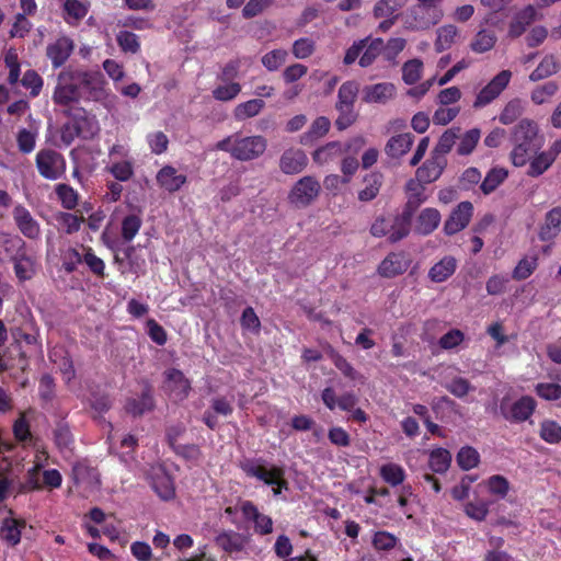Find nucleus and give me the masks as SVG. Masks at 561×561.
I'll return each instance as SVG.
<instances>
[{"mask_svg":"<svg viewBox=\"0 0 561 561\" xmlns=\"http://www.w3.org/2000/svg\"><path fill=\"white\" fill-rule=\"evenodd\" d=\"M511 140L513 148L510 159L518 168L526 165L531 153L540 150L545 144V137L540 134L538 124L529 118L519 121L513 128Z\"/></svg>","mask_w":561,"mask_h":561,"instance_id":"obj_1","label":"nucleus"},{"mask_svg":"<svg viewBox=\"0 0 561 561\" xmlns=\"http://www.w3.org/2000/svg\"><path fill=\"white\" fill-rule=\"evenodd\" d=\"M215 149L227 152L238 161H252L264 154L267 139L261 135L243 136L234 133L218 141Z\"/></svg>","mask_w":561,"mask_h":561,"instance_id":"obj_2","label":"nucleus"},{"mask_svg":"<svg viewBox=\"0 0 561 561\" xmlns=\"http://www.w3.org/2000/svg\"><path fill=\"white\" fill-rule=\"evenodd\" d=\"M241 469L249 476L256 478L266 485L272 486L273 494L279 495L283 490H287L288 483L285 480V471L280 467H267L260 461H244Z\"/></svg>","mask_w":561,"mask_h":561,"instance_id":"obj_3","label":"nucleus"},{"mask_svg":"<svg viewBox=\"0 0 561 561\" xmlns=\"http://www.w3.org/2000/svg\"><path fill=\"white\" fill-rule=\"evenodd\" d=\"M82 96L77 71H61L53 93V100L58 105H69L78 102Z\"/></svg>","mask_w":561,"mask_h":561,"instance_id":"obj_4","label":"nucleus"},{"mask_svg":"<svg viewBox=\"0 0 561 561\" xmlns=\"http://www.w3.org/2000/svg\"><path fill=\"white\" fill-rule=\"evenodd\" d=\"M320 191V182L314 176H302L289 191L288 201L295 207L304 208L318 198Z\"/></svg>","mask_w":561,"mask_h":561,"instance_id":"obj_5","label":"nucleus"},{"mask_svg":"<svg viewBox=\"0 0 561 561\" xmlns=\"http://www.w3.org/2000/svg\"><path fill=\"white\" fill-rule=\"evenodd\" d=\"M36 167L43 178L57 180L65 173L66 162L64 157L57 151L42 149L36 154Z\"/></svg>","mask_w":561,"mask_h":561,"instance_id":"obj_6","label":"nucleus"},{"mask_svg":"<svg viewBox=\"0 0 561 561\" xmlns=\"http://www.w3.org/2000/svg\"><path fill=\"white\" fill-rule=\"evenodd\" d=\"M511 70H501L477 94L473 107L479 108L497 99L506 89L512 79Z\"/></svg>","mask_w":561,"mask_h":561,"instance_id":"obj_7","label":"nucleus"},{"mask_svg":"<svg viewBox=\"0 0 561 561\" xmlns=\"http://www.w3.org/2000/svg\"><path fill=\"white\" fill-rule=\"evenodd\" d=\"M443 16L417 3L403 15V24L410 31H423L436 25Z\"/></svg>","mask_w":561,"mask_h":561,"instance_id":"obj_8","label":"nucleus"},{"mask_svg":"<svg viewBox=\"0 0 561 561\" xmlns=\"http://www.w3.org/2000/svg\"><path fill=\"white\" fill-rule=\"evenodd\" d=\"M536 409V401L534 398L525 396L517 401L510 403L503 400L501 403V412L503 416L511 422L519 423L528 420Z\"/></svg>","mask_w":561,"mask_h":561,"instance_id":"obj_9","label":"nucleus"},{"mask_svg":"<svg viewBox=\"0 0 561 561\" xmlns=\"http://www.w3.org/2000/svg\"><path fill=\"white\" fill-rule=\"evenodd\" d=\"M80 87L87 90L88 98L102 101L110 95L106 81L99 71H77Z\"/></svg>","mask_w":561,"mask_h":561,"instance_id":"obj_10","label":"nucleus"},{"mask_svg":"<svg viewBox=\"0 0 561 561\" xmlns=\"http://www.w3.org/2000/svg\"><path fill=\"white\" fill-rule=\"evenodd\" d=\"M365 145L366 139L362 136L354 137L346 142L344 152L347 153V156H345L341 162V172L343 173L345 182H351V179L357 172L359 163L355 154H357Z\"/></svg>","mask_w":561,"mask_h":561,"instance_id":"obj_11","label":"nucleus"},{"mask_svg":"<svg viewBox=\"0 0 561 561\" xmlns=\"http://www.w3.org/2000/svg\"><path fill=\"white\" fill-rule=\"evenodd\" d=\"M164 376V389L169 396L175 401L184 400L191 391V381L175 368L167 370Z\"/></svg>","mask_w":561,"mask_h":561,"instance_id":"obj_12","label":"nucleus"},{"mask_svg":"<svg viewBox=\"0 0 561 561\" xmlns=\"http://www.w3.org/2000/svg\"><path fill=\"white\" fill-rule=\"evenodd\" d=\"M408 0H379L374 7V16L385 19L379 23L378 28L388 31L397 20V12L407 4Z\"/></svg>","mask_w":561,"mask_h":561,"instance_id":"obj_13","label":"nucleus"},{"mask_svg":"<svg viewBox=\"0 0 561 561\" xmlns=\"http://www.w3.org/2000/svg\"><path fill=\"white\" fill-rule=\"evenodd\" d=\"M150 481L153 490L162 500H170L175 494V488L172 477L161 465L151 469Z\"/></svg>","mask_w":561,"mask_h":561,"instance_id":"obj_14","label":"nucleus"},{"mask_svg":"<svg viewBox=\"0 0 561 561\" xmlns=\"http://www.w3.org/2000/svg\"><path fill=\"white\" fill-rule=\"evenodd\" d=\"M472 204L469 202L460 203L445 221L444 231L446 234H455L465 229L472 216Z\"/></svg>","mask_w":561,"mask_h":561,"instance_id":"obj_15","label":"nucleus"},{"mask_svg":"<svg viewBox=\"0 0 561 561\" xmlns=\"http://www.w3.org/2000/svg\"><path fill=\"white\" fill-rule=\"evenodd\" d=\"M308 164V157L299 148H289L285 150L279 159V169L285 174H298L305 170Z\"/></svg>","mask_w":561,"mask_h":561,"instance_id":"obj_16","label":"nucleus"},{"mask_svg":"<svg viewBox=\"0 0 561 561\" xmlns=\"http://www.w3.org/2000/svg\"><path fill=\"white\" fill-rule=\"evenodd\" d=\"M323 404L331 411L340 409L341 411H352L356 403L357 397L353 392H345L337 396L332 387H325L321 392Z\"/></svg>","mask_w":561,"mask_h":561,"instance_id":"obj_17","label":"nucleus"},{"mask_svg":"<svg viewBox=\"0 0 561 561\" xmlns=\"http://www.w3.org/2000/svg\"><path fill=\"white\" fill-rule=\"evenodd\" d=\"M73 481L78 488L81 489L84 495L99 490L100 477L96 470L87 467L85 465L78 463L73 467Z\"/></svg>","mask_w":561,"mask_h":561,"instance_id":"obj_18","label":"nucleus"},{"mask_svg":"<svg viewBox=\"0 0 561 561\" xmlns=\"http://www.w3.org/2000/svg\"><path fill=\"white\" fill-rule=\"evenodd\" d=\"M240 511L243 517L254 523V529L261 535H267L273 531V520L270 516L259 512L257 507L250 501L242 502Z\"/></svg>","mask_w":561,"mask_h":561,"instance_id":"obj_19","label":"nucleus"},{"mask_svg":"<svg viewBox=\"0 0 561 561\" xmlns=\"http://www.w3.org/2000/svg\"><path fill=\"white\" fill-rule=\"evenodd\" d=\"M447 160L442 154L431 153V158L416 170V178L423 183L436 181L443 173Z\"/></svg>","mask_w":561,"mask_h":561,"instance_id":"obj_20","label":"nucleus"},{"mask_svg":"<svg viewBox=\"0 0 561 561\" xmlns=\"http://www.w3.org/2000/svg\"><path fill=\"white\" fill-rule=\"evenodd\" d=\"M536 15L537 12L534 5H527L516 12L508 24L507 36L513 39L522 36L527 26L536 20Z\"/></svg>","mask_w":561,"mask_h":561,"instance_id":"obj_21","label":"nucleus"},{"mask_svg":"<svg viewBox=\"0 0 561 561\" xmlns=\"http://www.w3.org/2000/svg\"><path fill=\"white\" fill-rule=\"evenodd\" d=\"M72 50L73 42L67 36H61L47 46V57L50 59L54 68H59L68 60Z\"/></svg>","mask_w":561,"mask_h":561,"instance_id":"obj_22","label":"nucleus"},{"mask_svg":"<svg viewBox=\"0 0 561 561\" xmlns=\"http://www.w3.org/2000/svg\"><path fill=\"white\" fill-rule=\"evenodd\" d=\"M24 248V241L13 234L0 232V261L9 262L13 261L18 255H20Z\"/></svg>","mask_w":561,"mask_h":561,"instance_id":"obj_23","label":"nucleus"},{"mask_svg":"<svg viewBox=\"0 0 561 561\" xmlns=\"http://www.w3.org/2000/svg\"><path fill=\"white\" fill-rule=\"evenodd\" d=\"M396 94V88L390 82L367 85L363 89V100L366 103H386Z\"/></svg>","mask_w":561,"mask_h":561,"instance_id":"obj_24","label":"nucleus"},{"mask_svg":"<svg viewBox=\"0 0 561 561\" xmlns=\"http://www.w3.org/2000/svg\"><path fill=\"white\" fill-rule=\"evenodd\" d=\"M26 523L23 519H18L9 516L3 519L0 527V538L8 546H16L21 540L22 530L25 528Z\"/></svg>","mask_w":561,"mask_h":561,"instance_id":"obj_25","label":"nucleus"},{"mask_svg":"<svg viewBox=\"0 0 561 561\" xmlns=\"http://www.w3.org/2000/svg\"><path fill=\"white\" fill-rule=\"evenodd\" d=\"M215 541L216 545L224 551L228 553H234L242 551L247 547L248 537L242 534L228 530L217 535Z\"/></svg>","mask_w":561,"mask_h":561,"instance_id":"obj_26","label":"nucleus"},{"mask_svg":"<svg viewBox=\"0 0 561 561\" xmlns=\"http://www.w3.org/2000/svg\"><path fill=\"white\" fill-rule=\"evenodd\" d=\"M440 213L436 208L427 207L421 210L415 220V232L427 236L440 224Z\"/></svg>","mask_w":561,"mask_h":561,"instance_id":"obj_27","label":"nucleus"},{"mask_svg":"<svg viewBox=\"0 0 561 561\" xmlns=\"http://www.w3.org/2000/svg\"><path fill=\"white\" fill-rule=\"evenodd\" d=\"M460 38V30L455 24H444L436 30L435 50L437 53L451 48Z\"/></svg>","mask_w":561,"mask_h":561,"instance_id":"obj_28","label":"nucleus"},{"mask_svg":"<svg viewBox=\"0 0 561 561\" xmlns=\"http://www.w3.org/2000/svg\"><path fill=\"white\" fill-rule=\"evenodd\" d=\"M156 179L158 184L168 192L179 191L186 182V176L182 173H179L176 169L170 165L163 167L157 173Z\"/></svg>","mask_w":561,"mask_h":561,"instance_id":"obj_29","label":"nucleus"},{"mask_svg":"<svg viewBox=\"0 0 561 561\" xmlns=\"http://www.w3.org/2000/svg\"><path fill=\"white\" fill-rule=\"evenodd\" d=\"M409 261L403 253H390L380 263L378 272L381 276L393 277L407 271Z\"/></svg>","mask_w":561,"mask_h":561,"instance_id":"obj_30","label":"nucleus"},{"mask_svg":"<svg viewBox=\"0 0 561 561\" xmlns=\"http://www.w3.org/2000/svg\"><path fill=\"white\" fill-rule=\"evenodd\" d=\"M456 268L457 260L446 255L430 268L427 276L434 283H443L454 275Z\"/></svg>","mask_w":561,"mask_h":561,"instance_id":"obj_31","label":"nucleus"},{"mask_svg":"<svg viewBox=\"0 0 561 561\" xmlns=\"http://www.w3.org/2000/svg\"><path fill=\"white\" fill-rule=\"evenodd\" d=\"M13 216L19 229L25 237H38L39 226L26 208H24L23 206L15 207Z\"/></svg>","mask_w":561,"mask_h":561,"instance_id":"obj_32","label":"nucleus"},{"mask_svg":"<svg viewBox=\"0 0 561 561\" xmlns=\"http://www.w3.org/2000/svg\"><path fill=\"white\" fill-rule=\"evenodd\" d=\"M383 176L379 172H371L364 176L363 188L357 193V197L360 202H370L375 199L382 186Z\"/></svg>","mask_w":561,"mask_h":561,"instance_id":"obj_33","label":"nucleus"},{"mask_svg":"<svg viewBox=\"0 0 561 561\" xmlns=\"http://www.w3.org/2000/svg\"><path fill=\"white\" fill-rule=\"evenodd\" d=\"M497 42V36L493 31L481 28L472 37L469 47L474 54H485L492 50Z\"/></svg>","mask_w":561,"mask_h":561,"instance_id":"obj_34","label":"nucleus"},{"mask_svg":"<svg viewBox=\"0 0 561 561\" xmlns=\"http://www.w3.org/2000/svg\"><path fill=\"white\" fill-rule=\"evenodd\" d=\"M345 150V147L339 141H330L312 153V160L319 165L328 164L336 160Z\"/></svg>","mask_w":561,"mask_h":561,"instance_id":"obj_35","label":"nucleus"},{"mask_svg":"<svg viewBox=\"0 0 561 561\" xmlns=\"http://www.w3.org/2000/svg\"><path fill=\"white\" fill-rule=\"evenodd\" d=\"M561 230V207H554L546 215L539 237L543 241L556 238Z\"/></svg>","mask_w":561,"mask_h":561,"instance_id":"obj_36","label":"nucleus"},{"mask_svg":"<svg viewBox=\"0 0 561 561\" xmlns=\"http://www.w3.org/2000/svg\"><path fill=\"white\" fill-rule=\"evenodd\" d=\"M412 211L404 209L399 216L391 217L390 241L397 242L410 232Z\"/></svg>","mask_w":561,"mask_h":561,"instance_id":"obj_37","label":"nucleus"},{"mask_svg":"<svg viewBox=\"0 0 561 561\" xmlns=\"http://www.w3.org/2000/svg\"><path fill=\"white\" fill-rule=\"evenodd\" d=\"M265 106V102L261 99H251L239 103L233 108V117L238 122H243L257 116Z\"/></svg>","mask_w":561,"mask_h":561,"instance_id":"obj_38","label":"nucleus"},{"mask_svg":"<svg viewBox=\"0 0 561 561\" xmlns=\"http://www.w3.org/2000/svg\"><path fill=\"white\" fill-rule=\"evenodd\" d=\"M12 262L14 263L15 275L20 280H26L34 276L36 272V261L26 250Z\"/></svg>","mask_w":561,"mask_h":561,"instance_id":"obj_39","label":"nucleus"},{"mask_svg":"<svg viewBox=\"0 0 561 561\" xmlns=\"http://www.w3.org/2000/svg\"><path fill=\"white\" fill-rule=\"evenodd\" d=\"M422 183L423 182L419 181L416 178L408 181L405 185V193L408 198L405 209L411 210L412 213L416 207L426 201L424 193L425 188Z\"/></svg>","mask_w":561,"mask_h":561,"instance_id":"obj_40","label":"nucleus"},{"mask_svg":"<svg viewBox=\"0 0 561 561\" xmlns=\"http://www.w3.org/2000/svg\"><path fill=\"white\" fill-rule=\"evenodd\" d=\"M79 137L92 139L100 131V125L95 116L82 114L73 119Z\"/></svg>","mask_w":561,"mask_h":561,"instance_id":"obj_41","label":"nucleus"},{"mask_svg":"<svg viewBox=\"0 0 561 561\" xmlns=\"http://www.w3.org/2000/svg\"><path fill=\"white\" fill-rule=\"evenodd\" d=\"M480 486H483L485 491L495 500L505 499L510 491V483L507 479L500 474L490 477L483 481Z\"/></svg>","mask_w":561,"mask_h":561,"instance_id":"obj_42","label":"nucleus"},{"mask_svg":"<svg viewBox=\"0 0 561 561\" xmlns=\"http://www.w3.org/2000/svg\"><path fill=\"white\" fill-rule=\"evenodd\" d=\"M381 479L391 486H398L405 480L407 473L402 466L396 462H387L380 466Z\"/></svg>","mask_w":561,"mask_h":561,"instance_id":"obj_43","label":"nucleus"},{"mask_svg":"<svg viewBox=\"0 0 561 561\" xmlns=\"http://www.w3.org/2000/svg\"><path fill=\"white\" fill-rule=\"evenodd\" d=\"M242 90L237 81L221 80L211 91L213 98L217 101L228 102L236 99Z\"/></svg>","mask_w":561,"mask_h":561,"instance_id":"obj_44","label":"nucleus"},{"mask_svg":"<svg viewBox=\"0 0 561 561\" xmlns=\"http://www.w3.org/2000/svg\"><path fill=\"white\" fill-rule=\"evenodd\" d=\"M554 162L553 152L540 151L533 158L529 157V168L527 174L530 176H539L543 174Z\"/></svg>","mask_w":561,"mask_h":561,"instance_id":"obj_45","label":"nucleus"},{"mask_svg":"<svg viewBox=\"0 0 561 561\" xmlns=\"http://www.w3.org/2000/svg\"><path fill=\"white\" fill-rule=\"evenodd\" d=\"M357 93L358 84L355 81L344 82L339 90V101L336 104L337 110L340 112H344V110H353Z\"/></svg>","mask_w":561,"mask_h":561,"instance_id":"obj_46","label":"nucleus"},{"mask_svg":"<svg viewBox=\"0 0 561 561\" xmlns=\"http://www.w3.org/2000/svg\"><path fill=\"white\" fill-rule=\"evenodd\" d=\"M413 144V136L411 134H400L389 139L386 151L390 157L399 158L405 154Z\"/></svg>","mask_w":561,"mask_h":561,"instance_id":"obj_47","label":"nucleus"},{"mask_svg":"<svg viewBox=\"0 0 561 561\" xmlns=\"http://www.w3.org/2000/svg\"><path fill=\"white\" fill-rule=\"evenodd\" d=\"M106 170L121 182L130 180L134 175L133 159L108 161Z\"/></svg>","mask_w":561,"mask_h":561,"instance_id":"obj_48","label":"nucleus"},{"mask_svg":"<svg viewBox=\"0 0 561 561\" xmlns=\"http://www.w3.org/2000/svg\"><path fill=\"white\" fill-rule=\"evenodd\" d=\"M559 91V84L554 81H548L536 87L530 93V100L537 105L550 103Z\"/></svg>","mask_w":561,"mask_h":561,"instance_id":"obj_49","label":"nucleus"},{"mask_svg":"<svg viewBox=\"0 0 561 561\" xmlns=\"http://www.w3.org/2000/svg\"><path fill=\"white\" fill-rule=\"evenodd\" d=\"M508 176V172L504 168H493L491 169L484 180L482 181L480 188L481 191L488 195L494 192Z\"/></svg>","mask_w":561,"mask_h":561,"instance_id":"obj_50","label":"nucleus"},{"mask_svg":"<svg viewBox=\"0 0 561 561\" xmlns=\"http://www.w3.org/2000/svg\"><path fill=\"white\" fill-rule=\"evenodd\" d=\"M451 462V454L445 448H436L430 453L428 466L436 473H444Z\"/></svg>","mask_w":561,"mask_h":561,"instance_id":"obj_51","label":"nucleus"},{"mask_svg":"<svg viewBox=\"0 0 561 561\" xmlns=\"http://www.w3.org/2000/svg\"><path fill=\"white\" fill-rule=\"evenodd\" d=\"M538 267V256L536 254L526 255L518 261L513 270L512 276L516 280L528 278Z\"/></svg>","mask_w":561,"mask_h":561,"instance_id":"obj_52","label":"nucleus"},{"mask_svg":"<svg viewBox=\"0 0 561 561\" xmlns=\"http://www.w3.org/2000/svg\"><path fill=\"white\" fill-rule=\"evenodd\" d=\"M64 9L67 23L75 24L87 15L88 3L81 0H65Z\"/></svg>","mask_w":561,"mask_h":561,"instance_id":"obj_53","label":"nucleus"},{"mask_svg":"<svg viewBox=\"0 0 561 561\" xmlns=\"http://www.w3.org/2000/svg\"><path fill=\"white\" fill-rule=\"evenodd\" d=\"M330 126H331V123L327 117L320 116V117L316 118L312 122L309 130L304 136H301L300 142L308 144L316 139L322 138L323 136H325L328 134Z\"/></svg>","mask_w":561,"mask_h":561,"instance_id":"obj_54","label":"nucleus"},{"mask_svg":"<svg viewBox=\"0 0 561 561\" xmlns=\"http://www.w3.org/2000/svg\"><path fill=\"white\" fill-rule=\"evenodd\" d=\"M383 42L381 38H368L362 56L359 57V66L366 68L370 66L377 56L382 51Z\"/></svg>","mask_w":561,"mask_h":561,"instance_id":"obj_55","label":"nucleus"},{"mask_svg":"<svg viewBox=\"0 0 561 561\" xmlns=\"http://www.w3.org/2000/svg\"><path fill=\"white\" fill-rule=\"evenodd\" d=\"M458 466L462 470L476 468L480 462V454L471 446L461 447L456 457Z\"/></svg>","mask_w":561,"mask_h":561,"instance_id":"obj_56","label":"nucleus"},{"mask_svg":"<svg viewBox=\"0 0 561 561\" xmlns=\"http://www.w3.org/2000/svg\"><path fill=\"white\" fill-rule=\"evenodd\" d=\"M481 138V130L479 128H472L466 131L459 140L457 146V152L460 156L470 154Z\"/></svg>","mask_w":561,"mask_h":561,"instance_id":"obj_57","label":"nucleus"},{"mask_svg":"<svg viewBox=\"0 0 561 561\" xmlns=\"http://www.w3.org/2000/svg\"><path fill=\"white\" fill-rule=\"evenodd\" d=\"M558 62L553 56H546L537 68L530 73L531 81H539L554 75L558 71Z\"/></svg>","mask_w":561,"mask_h":561,"instance_id":"obj_58","label":"nucleus"},{"mask_svg":"<svg viewBox=\"0 0 561 561\" xmlns=\"http://www.w3.org/2000/svg\"><path fill=\"white\" fill-rule=\"evenodd\" d=\"M287 56L286 49L276 48L264 54L261 62L268 71H276L285 64Z\"/></svg>","mask_w":561,"mask_h":561,"instance_id":"obj_59","label":"nucleus"},{"mask_svg":"<svg viewBox=\"0 0 561 561\" xmlns=\"http://www.w3.org/2000/svg\"><path fill=\"white\" fill-rule=\"evenodd\" d=\"M539 435L548 444H558L561 440V425L552 420H545L540 424Z\"/></svg>","mask_w":561,"mask_h":561,"instance_id":"obj_60","label":"nucleus"},{"mask_svg":"<svg viewBox=\"0 0 561 561\" xmlns=\"http://www.w3.org/2000/svg\"><path fill=\"white\" fill-rule=\"evenodd\" d=\"M142 225L140 216L131 214L126 216L122 221V238L130 242L138 234Z\"/></svg>","mask_w":561,"mask_h":561,"instance_id":"obj_61","label":"nucleus"},{"mask_svg":"<svg viewBox=\"0 0 561 561\" xmlns=\"http://www.w3.org/2000/svg\"><path fill=\"white\" fill-rule=\"evenodd\" d=\"M423 72L422 60L415 58L408 60L402 67V79L407 84H414L417 82Z\"/></svg>","mask_w":561,"mask_h":561,"instance_id":"obj_62","label":"nucleus"},{"mask_svg":"<svg viewBox=\"0 0 561 561\" xmlns=\"http://www.w3.org/2000/svg\"><path fill=\"white\" fill-rule=\"evenodd\" d=\"M524 112V106L520 100L514 99L510 101L503 108L499 116V121L504 125H510L515 122Z\"/></svg>","mask_w":561,"mask_h":561,"instance_id":"obj_63","label":"nucleus"},{"mask_svg":"<svg viewBox=\"0 0 561 561\" xmlns=\"http://www.w3.org/2000/svg\"><path fill=\"white\" fill-rule=\"evenodd\" d=\"M21 83L25 89L30 90V94L33 98L37 96L41 93L44 84L42 77L35 70L32 69L25 71L21 80Z\"/></svg>","mask_w":561,"mask_h":561,"instance_id":"obj_64","label":"nucleus"}]
</instances>
